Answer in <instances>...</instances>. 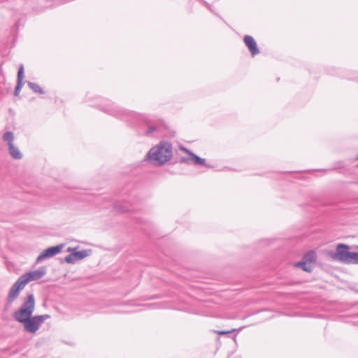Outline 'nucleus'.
<instances>
[{"label": "nucleus", "instance_id": "39448f33", "mask_svg": "<svg viewBox=\"0 0 358 358\" xmlns=\"http://www.w3.org/2000/svg\"><path fill=\"white\" fill-rule=\"evenodd\" d=\"M2 138L8 144L10 155L15 159H21L22 154L19 148L14 145L15 137L12 131H6L3 134Z\"/></svg>", "mask_w": 358, "mask_h": 358}, {"label": "nucleus", "instance_id": "9d476101", "mask_svg": "<svg viewBox=\"0 0 358 358\" xmlns=\"http://www.w3.org/2000/svg\"><path fill=\"white\" fill-rule=\"evenodd\" d=\"M244 43L250 50L251 55L255 56L259 53V50L257 47V43L251 36L247 35L244 37Z\"/></svg>", "mask_w": 358, "mask_h": 358}, {"label": "nucleus", "instance_id": "9b49d317", "mask_svg": "<svg viewBox=\"0 0 358 358\" xmlns=\"http://www.w3.org/2000/svg\"><path fill=\"white\" fill-rule=\"evenodd\" d=\"M23 78H24V66L23 64H20L18 73H17V85L15 89L14 94L15 96H18L20 92L23 85Z\"/></svg>", "mask_w": 358, "mask_h": 358}, {"label": "nucleus", "instance_id": "f8f14e48", "mask_svg": "<svg viewBox=\"0 0 358 358\" xmlns=\"http://www.w3.org/2000/svg\"><path fill=\"white\" fill-rule=\"evenodd\" d=\"M180 149L183 152H185L187 153L189 155H190L192 157V159L194 162L195 164H199V165H202V166L206 165V159H205L201 158L199 156L194 155L190 150H189L188 149H187L185 147H181Z\"/></svg>", "mask_w": 358, "mask_h": 358}, {"label": "nucleus", "instance_id": "0eeeda50", "mask_svg": "<svg viewBox=\"0 0 358 358\" xmlns=\"http://www.w3.org/2000/svg\"><path fill=\"white\" fill-rule=\"evenodd\" d=\"M45 269L43 268L38 270H35L26 273L21 275L19 278L26 286V285L31 281L41 279L42 277L45 275Z\"/></svg>", "mask_w": 358, "mask_h": 358}, {"label": "nucleus", "instance_id": "4468645a", "mask_svg": "<svg viewBox=\"0 0 358 358\" xmlns=\"http://www.w3.org/2000/svg\"><path fill=\"white\" fill-rule=\"evenodd\" d=\"M295 266L296 267H299L301 268H302L304 271H307V272H310L313 269V266L311 265V264L307 262H305V261H302V262H299L297 263H296Z\"/></svg>", "mask_w": 358, "mask_h": 358}, {"label": "nucleus", "instance_id": "f3484780", "mask_svg": "<svg viewBox=\"0 0 358 358\" xmlns=\"http://www.w3.org/2000/svg\"><path fill=\"white\" fill-rule=\"evenodd\" d=\"M156 130V127L155 126H150L146 131L148 135L152 134L153 131Z\"/></svg>", "mask_w": 358, "mask_h": 358}, {"label": "nucleus", "instance_id": "423d86ee", "mask_svg": "<svg viewBox=\"0 0 358 358\" xmlns=\"http://www.w3.org/2000/svg\"><path fill=\"white\" fill-rule=\"evenodd\" d=\"M76 248H69L68 252H73L69 255L66 256L64 261L68 264H74L76 261L82 260L90 254V250H81L78 252H73Z\"/></svg>", "mask_w": 358, "mask_h": 358}, {"label": "nucleus", "instance_id": "f03ea898", "mask_svg": "<svg viewBox=\"0 0 358 358\" xmlns=\"http://www.w3.org/2000/svg\"><path fill=\"white\" fill-rule=\"evenodd\" d=\"M350 247L343 243L336 246V252L329 253V257L344 264H358V252H350Z\"/></svg>", "mask_w": 358, "mask_h": 358}, {"label": "nucleus", "instance_id": "dca6fc26", "mask_svg": "<svg viewBox=\"0 0 358 358\" xmlns=\"http://www.w3.org/2000/svg\"><path fill=\"white\" fill-rule=\"evenodd\" d=\"M235 329H232L231 330H229V331H215L216 334H217L218 335H227V334H229L234 331H235Z\"/></svg>", "mask_w": 358, "mask_h": 358}, {"label": "nucleus", "instance_id": "1a4fd4ad", "mask_svg": "<svg viewBox=\"0 0 358 358\" xmlns=\"http://www.w3.org/2000/svg\"><path fill=\"white\" fill-rule=\"evenodd\" d=\"M24 287V284L18 278L9 290L7 301L9 303H13L18 297L20 291L22 290Z\"/></svg>", "mask_w": 358, "mask_h": 358}, {"label": "nucleus", "instance_id": "20e7f679", "mask_svg": "<svg viewBox=\"0 0 358 358\" xmlns=\"http://www.w3.org/2000/svg\"><path fill=\"white\" fill-rule=\"evenodd\" d=\"M50 317L49 315L30 316L20 323L23 324L26 331L35 334L44 321Z\"/></svg>", "mask_w": 358, "mask_h": 358}, {"label": "nucleus", "instance_id": "ddd939ff", "mask_svg": "<svg viewBox=\"0 0 358 358\" xmlns=\"http://www.w3.org/2000/svg\"><path fill=\"white\" fill-rule=\"evenodd\" d=\"M316 253L314 251H309L306 252L303 256V261L307 262L311 264L316 261Z\"/></svg>", "mask_w": 358, "mask_h": 358}, {"label": "nucleus", "instance_id": "f257e3e1", "mask_svg": "<svg viewBox=\"0 0 358 358\" xmlns=\"http://www.w3.org/2000/svg\"><path fill=\"white\" fill-rule=\"evenodd\" d=\"M172 157L171 145L163 143L152 148L148 153L149 160L155 165H163L171 159Z\"/></svg>", "mask_w": 358, "mask_h": 358}, {"label": "nucleus", "instance_id": "7ed1b4c3", "mask_svg": "<svg viewBox=\"0 0 358 358\" xmlns=\"http://www.w3.org/2000/svg\"><path fill=\"white\" fill-rule=\"evenodd\" d=\"M35 308V299L33 294L27 295L26 300L22 306L13 314V318L18 322H21L32 315Z\"/></svg>", "mask_w": 358, "mask_h": 358}, {"label": "nucleus", "instance_id": "2eb2a0df", "mask_svg": "<svg viewBox=\"0 0 358 358\" xmlns=\"http://www.w3.org/2000/svg\"><path fill=\"white\" fill-rule=\"evenodd\" d=\"M28 85L29 86V87L36 93H38V94H43L44 92L43 90V89L36 83H31V82H28Z\"/></svg>", "mask_w": 358, "mask_h": 358}, {"label": "nucleus", "instance_id": "a211bd4d", "mask_svg": "<svg viewBox=\"0 0 358 358\" xmlns=\"http://www.w3.org/2000/svg\"><path fill=\"white\" fill-rule=\"evenodd\" d=\"M182 162H185V161H187V159L182 158Z\"/></svg>", "mask_w": 358, "mask_h": 358}, {"label": "nucleus", "instance_id": "6e6552de", "mask_svg": "<svg viewBox=\"0 0 358 358\" xmlns=\"http://www.w3.org/2000/svg\"><path fill=\"white\" fill-rule=\"evenodd\" d=\"M64 248L63 244H59L56 246L50 247L44 250L37 257L36 263H40L43 260L52 257L57 254L59 253Z\"/></svg>", "mask_w": 358, "mask_h": 358}]
</instances>
